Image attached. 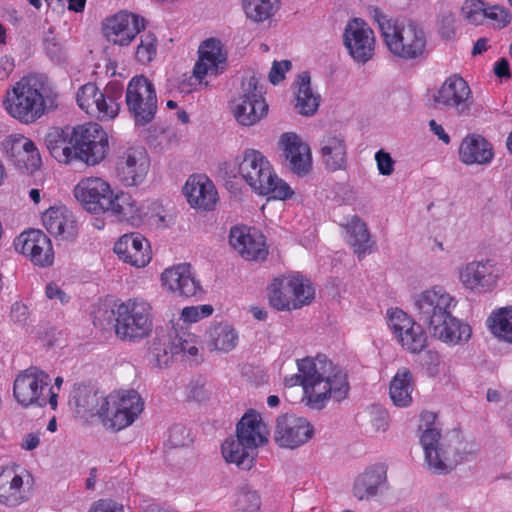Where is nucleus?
<instances>
[{"label":"nucleus","instance_id":"1","mask_svg":"<svg viewBox=\"0 0 512 512\" xmlns=\"http://www.w3.org/2000/svg\"><path fill=\"white\" fill-rule=\"evenodd\" d=\"M298 374L285 377L287 387L301 385L307 405L313 409H322L332 398L340 402L347 397L349 383L347 375L324 355L315 358L297 360Z\"/></svg>","mask_w":512,"mask_h":512},{"label":"nucleus","instance_id":"2","mask_svg":"<svg viewBox=\"0 0 512 512\" xmlns=\"http://www.w3.org/2000/svg\"><path fill=\"white\" fill-rule=\"evenodd\" d=\"M413 305L416 319L427 327L432 337L447 344H459L471 337V327L452 316L455 302L443 287L416 294Z\"/></svg>","mask_w":512,"mask_h":512},{"label":"nucleus","instance_id":"3","mask_svg":"<svg viewBox=\"0 0 512 512\" xmlns=\"http://www.w3.org/2000/svg\"><path fill=\"white\" fill-rule=\"evenodd\" d=\"M58 97L45 75L29 74L6 91L3 105L11 117L23 124H31L57 110Z\"/></svg>","mask_w":512,"mask_h":512},{"label":"nucleus","instance_id":"4","mask_svg":"<svg viewBox=\"0 0 512 512\" xmlns=\"http://www.w3.org/2000/svg\"><path fill=\"white\" fill-rule=\"evenodd\" d=\"M74 195L88 212L110 213L119 221L134 223L139 220V208L128 193L114 195L110 185L101 178L82 179L74 188Z\"/></svg>","mask_w":512,"mask_h":512},{"label":"nucleus","instance_id":"5","mask_svg":"<svg viewBox=\"0 0 512 512\" xmlns=\"http://www.w3.org/2000/svg\"><path fill=\"white\" fill-rule=\"evenodd\" d=\"M370 16L378 24L388 50L396 57L413 60L426 52L427 35L424 28L413 20L399 23L389 18L378 7L368 8Z\"/></svg>","mask_w":512,"mask_h":512},{"label":"nucleus","instance_id":"6","mask_svg":"<svg viewBox=\"0 0 512 512\" xmlns=\"http://www.w3.org/2000/svg\"><path fill=\"white\" fill-rule=\"evenodd\" d=\"M420 443L424 450L427 468L435 475H447L460 463L477 454V449L463 442L458 435L448 439L442 437L440 431L432 427H427L423 431Z\"/></svg>","mask_w":512,"mask_h":512},{"label":"nucleus","instance_id":"7","mask_svg":"<svg viewBox=\"0 0 512 512\" xmlns=\"http://www.w3.org/2000/svg\"><path fill=\"white\" fill-rule=\"evenodd\" d=\"M239 172L246 183L260 195H272L285 200L293 195L290 186L273 172L269 161L257 150H246L239 164Z\"/></svg>","mask_w":512,"mask_h":512},{"label":"nucleus","instance_id":"8","mask_svg":"<svg viewBox=\"0 0 512 512\" xmlns=\"http://www.w3.org/2000/svg\"><path fill=\"white\" fill-rule=\"evenodd\" d=\"M113 314L115 334L123 341L142 340L152 332V307L144 299H128L119 304Z\"/></svg>","mask_w":512,"mask_h":512},{"label":"nucleus","instance_id":"9","mask_svg":"<svg viewBox=\"0 0 512 512\" xmlns=\"http://www.w3.org/2000/svg\"><path fill=\"white\" fill-rule=\"evenodd\" d=\"M259 80L255 73L244 78L241 83V94L232 101L233 116L242 126H252L267 115L269 106Z\"/></svg>","mask_w":512,"mask_h":512},{"label":"nucleus","instance_id":"10","mask_svg":"<svg viewBox=\"0 0 512 512\" xmlns=\"http://www.w3.org/2000/svg\"><path fill=\"white\" fill-rule=\"evenodd\" d=\"M125 102L136 126L151 123L157 112V95L153 83L144 75L134 76L128 83Z\"/></svg>","mask_w":512,"mask_h":512},{"label":"nucleus","instance_id":"11","mask_svg":"<svg viewBox=\"0 0 512 512\" xmlns=\"http://www.w3.org/2000/svg\"><path fill=\"white\" fill-rule=\"evenodd\" d=\"M70 141H73L75 159L87 165L101 162L109 147L107 133L99 124L93 122L73 127Z\"/></svg>","mask_w":512,"mask_h":512},{"label":"nucleus","instance_id":"12","mask_svg":"<svg viewBox=\"0 0 512 512\" xmlns=\"http://www.w3.org/2000/svg\"><path fill=\"white\" fill-rule=\"evenodd\" d=\"M50 381V376L46 372L37 367H29L14 380V397L23 407H44L47 405L44 390L49 387Z\"/></svg>","mask_w":512,"mask_h":512},{"label":"nucleus","instance_id":"13","mask_svg":"<svg viewBox=\"0 0 512 512\" xmlns=\"http://www.w3.org/2000/svg\"><path fill=\"white\" fill-rule=\"evenodd\" d=\"M313 434L314 428L305 418L283 414L276 419L273 439L280 448L296 449L307 443Z\"/></svg>","mask_w":512,"mask_h":512},{"label":"nucleus","instance_id":"14","mask_svg":"<svg viewBox=\"0 0 512 512\" xmlns=\"http://www.w3.org/2000/svg\"><path fill=\"white\" fill-rule=\"evenodd\" d=\"M389 326L403 348L411 353H420L427 345L423 324L411 318L401 309L389 314Z\"/></svg>","mask_w":512,"mask_h":512},{"label":"nucleus","instance_id":"15","mask_svg":"<svg viewBox=\"0 0 512 512\" xmlns=\"http://www.w3.org/2000/svg\"><path fill=\"white\" fill-rule=\"evenodd\" d=\"M343 42L351 57L358 63H366L374 53L375 38L373 30L360 18L348 21Z\"/></svg>","mask_w":512,"mask_h":512},{"label":"nucleus","instance_id":"16","mask_svg":"<svg viewBox=\"0 0 512 512\" xmlns=\"http://www.w3.org/2000/svg\"><path fill=\"white\" fill-rule=\"evenodd\" d=\"M434 102L436 107L443 106L459 116L468 115L473 103L469 85L458 75L445 80L434 96Z\"/></svg>","mask_w":512,"mask_h":512},{"label":"nucleus","instance_id":"17","mask_svg":"<svg viewBox=\"0 0 512 512\" xmlns=\"http://www.w3.org/2000/svg\"><path fill=\"white\" fill-rule=\"evenodd\" d=\"M16 251L27 256L34 265L48 267L53 264L54 252L50 238L41 230L22 232L14 241Z\"/></svg>","mask_w":512,"mask_h":512},{"label":"nucleus","instance_id":"18","mask_svg":"<svg viewBox=\"0 0 512 512\" xmlns=\"http://www.w3.org/2000/svg\"><path fill=\"white\" fill-rule=\"evenodd\" d=\"M149 161L142 147H129L118 155L116 176L125 186H136L146 177Z\"/></svg>","mask_w":512,"mask_h":512},{"label":"nucleus","instance_id":"19","mask_svg":"<svg viewBox=\"0 0 512 512\" xmlns=\"http://www.w3.org/2000/svg\"><path fill=\"white\" fill-rule=\"evenodd\" d=\"M145 29V19L128 12H120L107 19L103 32L108 41L121 46L128 45Z\"/></svg>","mask_w":512,"mask_h":512},{"label":"nucleus","instance_id":"20","mask_svg":"<svg viewBox=\"0 0 512 512\" xmlns=\"http://www.w3.org/2000/svg\"><path fill=\"white\" fill-rule=\"evenodd\" d=\"M279 143L283 149V156L287 162V168L300 177L307 175L312 168V157L309 145L304 143L301 138L293 132L282 134Z\"/></svg>","mask_w":512,"mask_h":512},{"label":"nucleus","instance_id":"21","mask_svg":"<svg viewBox=\"0 0 512 512\" xmlns=\"http://www.w3.org/2000/svg\"><path fill=\"white\" fill-rule=\"evenodd\" d=\"M199 60L196 62L193 75L202 83L208 74L218 75L222 73L227 64V55L222 51V44L215 38H209L199 46Z\"/></svg>","mask_w":512,"mask_h":512},{"label":"nucleus","instance_id":"22","mask_svg":"<svg viewBox=\"0 0 512 512\" xmlns=\"http://www.w3.org/2000/svg\"><path fill=\"white\" fill-rule=\"evenodd\" d=\"M388 467L377 463L367 467L359 474L353 484L352 493L359 501H369L388 488Z\"/></svg>","mask_w":512,"mask_h":512},{"label":"nucleus","instance_id":"23","mask_svg":"<svg viewBox=\"0 0 512 512\" xmlns=\"http://www.w3.org/2000/svg\"><path fill=\"white\" fill-rule=\"evenodd\" d=\"M163 285L181 297H193L202 293V287L195 278L190 264L183 263L165 269L161 275Z\"/></svg>","mask_w":512,"mask_h":512},{"label":"nucleus","instance_id":"24","mask_svg":"<svg viewBox=\"0 0 512 512\" xmlns=\"http://www.w3.org/2000/svg\"><path fill=\"white\" fill-rule=\"evenodd\" d=\"M114 252L124 262L144 267L151 260L149 242L139 233L123 235L114 245Z\"/></svg>","mask_w":512,"mask_h":512},{"label":"nucleus","instance_id":"25","mask_svg":"<svg viewBox=\"0 0 512 512\" xmlns=\"http://www.w3.org/2000/svg\"><path fill=\"white\" fill-rule=\"evenodd\" d=\"M183 191L192 207L204 211L212 210L218 200L213 182L205 175L190 176Z\"/></svg>","mask_w":512,"mask_h":512},{"label":"nucleus","instance_id":"26","mask_svg":"<svg viewBox=\"0 0 512 512\" xmlns=\"http://www.w3.org/2000/svg\"><path fill=\"white\" fill-rule=\"evenodd\" d=\"M71 401L76 411L81 415L98 416L100 419L104 414L110 400L92 386L78 384L74 386L71 394Z\"/></svg>","mask_w":512,"mask_h":512},{"label":"nucleus","instance_id":"27","mask_svg":"<svg viewBox=\"0 0 512 512\" xmlns=\"http://www.w3.org/2000/svg\"><path fill=\"white\" fill-rule=\"evenodd\" d=\"M462 283L471 290L488 292L497 285L498 276L488 262L468 263L460 272Z\"/></svg>","mask_w":512,"mask_h":512},{"label":"nucleus","instance_id":"28","mask_svg":"<svg viewBox=\"0 0 512 512\" xmlns=\"http://www.w3.org/2000/svg\"><path fill=\"white\" fill-rule=\"evenodd\" d=\"M493 156L492 145L481 135L466 136L459 147L460 160L466 165H485L491 162Z\"/></svg>","mask_w":512,"mask_h":512},{"label":"nucleus","instance_id":"29","mask_svg":"<svg viewBox=\"0 0 512 512\" xmlns=\"http://www.w3.org/2000/svg\"><path fill=\"white\" fill-rule=\"evenodd\" d=\"M322 160L330 172L345 170L347 152L345 139L341 134H328L320 141Z\"/></svg>","mask_w":512,"mask_h":512},{"label":"nucleus","instance_id":"30","mask_svg":"<svg viewBox=\"0 0 512 512\" xmlns=\"http://www.w3.org/2000/svg\"><path fill=\"white\" fill-rule=\"evenodd\" d=\"M264 430L260 415L254 411L245 413L236 425L237 437L240 442L244 441L250 451H257L259 445L268 442Z\"/></svg>","mask_w":512,"mask_h":512},{"label":"nucleus","instance_id":"31","mask_svg":"<svg viewBox=\"0 0 512 512\" xmlns=\"http://www.w3.org/2000/svg\"><path fill=\"white\" fill-rule=\"evenodd\" d=\"M71 129L51 128L44 138V144L53 158L60 163L68 164L75 159L73 141H70Z\"/></svg>","mask_w":512,"mask_h":512},{"label":"nucleus","instance_id":"32","mask_svg":"<svg viewBox=\"0 0 512 512\" xmlns=\"http://www.w3.org/2000/svg\"><path fill=\"white\" fill-rule=\"evenodd\" d=\"M23 479L10 469L0 472V504L7 507H16L26 501L22 490Z\"/></svg>","mask_w":512,"mask_h":512},{"label":"nucleus","instance_id":"33","mask_svg":"<svg viewBox=\"0 0 512 512\" xmlns=\"http://www.w3.org/2000/svg\"><path fill=\"white\" fill-rule=\"evenodd\" d=\"M295 84L298 86L295 108L303 116L314 115L320 104V95L311 89V77L309 72L299 74Z\"/></svg>","mask_w":512,"mask_h":512},{"label":"nucleus","instance_id":"34","mask_svg":"<svg viewBox=\"0 0 512 512\" xmlns=\"http://www.w3.org/2000/svg\"><path fill=\"white\" fill-rule=\"evenodd\" d=\"M244 441L237 436L228 437L222 444V454L228 463L236 464L242 470H250L254 465L257 451L246 448Z\"/></svg>","mask_w":512,"mask_h":512},{"label":"nucleus","instance_id":"35","mask_svg":"<svg viewBox=\"0 0 512 512\" xmlns=\"http://www.w3.org/2000/svg\"><path fill=\"white\" fill-rule=\"evenodd\" d=\"M346 230L348 233V243L353 247L358 258L363 257L366 252H370L374 243L371 240L366 223L360 217L354 215L346 225Z\"/></svg>","mask_w":512,"mask_h":512},{"label":"nucleus","instance_id":"36","mask_svg":"<svg viewBox=\"0 0 512 512\" xmlns=\"http://www.w3.org/2000/svg\"><path fill=\"white\" fill-rule=\"evenodd\" d=\"M413 375L407 368L397 371L390 383V398L398 407H406L412 402Z\"/></svg>","mask_w":512,"mask_h":512},{"label":"nucleus","instance_id":"37","mask_svg":"<svg viewBox=\"0 0 512 512\" xmlns=\"http://www.w3.org/2000/svg\"><path fill=\"white\" fill-rule=\"evenodd\" d=\"M207 346L211 351L229 352L236 347L238 334L227 323H219L207 331Z\"/></svg>","mask_w":512,"mask_h":512},{"label":"nucleus","instance_id":"38","mask_svg":"<svg viewBox=\"0 0 512 512\" xmlns=\"http://www.w3.org/2000/svg\"><path fill=\"white\" fill-rule=\"evenodd\" d=\"M47 231L54 236H63L68 239L74 236V221L69 219L64 211L58 208H49L42 216Z\"/></svg>","mask_w":512,"mask_h":512},{"label":"nucleus","instance_id":"39","mask_svg":"<svg viewBox=\"0 0 512 512\" xmlns=\"http://www.w3.org/2000/svg\"><path fill=\"white\" fill-rule=\"evenodd\" d=\"M171 339L167 334L157 335L150 343L148 350L149 363L154 367L167 368L175 356L172 351Z\"/></svg>","mask_w":512,"mask_h":512},{"label":"nucleus","instance_id":"40","mask_svg":"<svg viewBox=\"0 0 512 512\" xmlns=\"http://www.w3.org/2000/svg\"><path fill=\"white\" fill-rule=\"evenodd\" d=\"M287 293L291 294L292 309H298L309 304L314 298V289L308 280L301 276L292 277L285 282L283 287Z\"/></svg>","mask_w":512,"mask_h":512},{"label":"nucleus","instance_id":"41","mask_svg":"<svg viewBox=\"0 0 512 512\" xmlns=\"http://www.w3.org/2000/svg\"><path fill=\"white\" fill-rule=\"evenodd\" d=\"M488 326L495 336L512 343V308H500L488 318Z\"/></svg>","mask_w":512,"mask_h":512},{"label":"nucleus","instance_id":"42","mask_svg":"<svg viewBox=\"0 0 512 512\" xmlns=\"http://www.w3.org/2000/svg\"><path fill=\"white\" fill-rule=\"evenodd\" d=\"M137 417L135 412L122 410L117 405L110 403L109 406H106L101 421L106 428L119 431L131 425Z\"/></svg>","mask_w":512,"mask_h":512},{"label":"nucleus","instance_id":"43","mask_svg":"<svg viewBox=\"0 0 512 512\" xmlns=\"http://www.w3.org/2000/svg\"><path fill=\"white\" fill-rule=\"evenodd\" d=\"M279 0H244L243 7L248 18L262 22L272 17L279 9Z\"/></svg>","mask_w":512,"mask_h":512},{"label":"nucleus","instance_id":"44","mask_svg":"<svg viewBox=\"0 0 512 512\" xmlns=\"http://www.w3.org/2000/svg\"><path fill=\"white\" fill-rule=\"evenodd\" d=\"M11 162L27 174H33L42 164L40 153L33 141L32 147H24V150H21Z\"/></svg>","mask_w":512,"mask_h":512},{"label":"nucleus","instance_id":"45","mask_svg":"<svg viewBox=\"0 0 512 512\" xmlns=\"http://www.w3.org/2000/svg\"><path fill=\"white\" fill-rule=\"evenodd\" d=\"M167 335H169L171 339V349L175 355L180 353L189 354L190 356L197 355L198 348L196 347V342L193 335L184 330L178 331L176 329H172L169 333H167Z\"/></svg>","mask_w":512,"mask_h":512},{"label":"nucleus","instance_id":"46","mask_svg":"<svg viewBox=\"0 0 512 512\" xmlns=\"http://www.w3.org/2000/svg\"><path fill=\"white\" fill-rule=\"evenodd\" d=\"M235 507L236 512H258L260 497L248 485H243L238 489Z\"/></svg>","mask_w":512,"mask_h":512},{"label":"nucleus","instance_id":"47","mask_svg":"<svg viewBox=\"0 0 512 512\" xmlns=\"http://www.w3.org/2000/svg\"><path fill=\"white\" fill-rule=\"evenodd\" d=\"M285 282L283 279H274L270 285L269 301L277 310L292 309L291 294L287 293L283 288L285 287Z\"/></svg>","mask_w":512,"mask_h":512},{"label":"nucleus","instance_id":"48","mask_svg":"<svg viewBox=\"0 0 512 512\" xmlns=\"http://www.w3.org/2000/svg\"><path fill=\"white\" fill-rule=\"evenodd\" d=\"M108 399L111 401V404L117 405L122 410L135 412L137 415L143 411L144 403L135 390H129L117 398L110 397Z\"/></svg>","mask_w":512,"mask_h":512},{"label":"nucleus","instance_id":"49","mask_svg":"<svg viewBox=\"0 0 512 512\" xmlns=\"http://www.w3.org/2000/svg\"><path fill=\"white\" fill-rule=\"evenodd\" d=\"M94 106L99 119H112L118 115L120 110L119 103H117L115 98L110 96L107 91L105 93L100 91L94 102Z\"/></svg>","mask_w":512,"mask_h":512},{"label":"nucleus","instance_id":"50","mask_svg":"<svg viewBox=\"0 0 512 512\" xmlns=\"http://www.w3.org/2000/svg\"><path fill=\"white\" fill-rule=\"evenodd\" d=\"M24 147H32V140L21 134L7 136L1 142V148L9 161H12Z\"/></svg>","mask_w":512,"mask_h":512},{"label":"nucleus","instance_id":"51","mask_svg":"<svg viewBox=\"0 0 512 512\" xmlns=\"http://www.w3.org/2000/svg\"><path fill=\"white\" fill-rule=\"evenodd\" d=\"M157 51V38L148 32L141 37V42L136 50V58L141 63H148L155 57Z\"/></svg>","mask_w":512,"mask_h":512},{"label":"nucleus","instance_id":"52","mask_svg":"<svg viewBox=\"0 0 512 512\" xmlns=\"http://www.w3.org/2000/svg\"><path fill=\"white\" fill-rule=\"evenodd\" d=\"M486 3L481 0H466L461 8L464 17L474 25L483 24Z\"/></svg>","mask_w":512,"mask_h":512},{"label":"nucleus","instance_id":"53","mask_svg":"<svg viewBox=\"0 0 512 512\" xmlns=\"http://www.w3.org/2000/svg\"><path fill=\"white\" fill-rule=\"evenodd\" d=\"M261 238L262 236L255 238L253 235H250L249 241L245 245V250H242L240 255L249 261L265 260L268 251Z\"/></svg>","mask_w":512,"mask_h":512},{"label":"nucleus","instance_id":"54","mask_svg":"<svg viewBox=\"0 0 512 512\" xmlns=\"http://www.w3.org/2000/svg\"><path fill=\"white\" fill-rule=\"evenodd\" d=\"M100 91L94 83H87L81 86L77 92L76 99L79 107L87 113L94 106Z\"/></svg>","mask_w":512,"mask_h":512},{"label":"nucleus","instance_id":"55","mask_svg":"<svg viewBox=\"0 0 512 512\" xmlns=\"http://www.w3.org/2000/svg\"><path fill=\"white\" fill-rule=\"evenodd\" d=\"M191 442L189 430L182 424H174L169 430L167 445L171 448H178L188 445Z\"/></svg>","mask_w":512,"mask_h":512},{"label":"nucleus","instance_id":"56","mask_svg":"<svg viewBox=\"0 0 512 512\" xmlns=\"http://www.w3.org/2000/svg\"><path fill=\"white\" fill-rule=\"evenodd\" d=\"M485 19L490 20L494 25L502 28L510 23L511 16L504 7L498 5L490 6L486 3Z\"/></svg>","mask_w":512,"mask_h":512},{"label":"nucleus","instance_id":"57","mask_svg":"<svg viewBox=\"0 0 512 512\" xmlns=\"http://www.w3.org/2000/svg\"><path fill=\"white\" fill-rule=\"evenodd\" d=\"M438 31L443 39H451L455 35V15L451 11H443L438 17Z\"/></svg>","mask_w":512,"mask_h":512},{"label":"nucleus","instance_id":"58","mask_svg":"<svg viewBox=\"0 0 512 512\" xmlns=\"http://www.w3.org/2000/svg\"><path fill=\"white\" fill-rule=\"evenodd\" d=\"M250 235V231L245 226L232 227L229 233V244L240 254L242 250H245Z\"/></svg>","mask_w":512,"mask_h":512},{"label":"nucleus","instance_id":"59","mask_svg":"<svg viewBox=\"0 0 512 512\" xmlns=\"http://www.w3.org/2000/svg\"><path fill=\"white\" fill-rule=\"evenodd\" d=\"M292 67L291 61H274L269 72L268 78L273 85H277L285 78V72Z\"/></svg>","mask_w":512,"mask_h":512},{"label":"nucleus","instance_id":"60","mask_svg":"<svg viewBox=\"0 0 512 512\" xmlns=\"http://www.w3.org/2000/svg\"><path fill=\"white\" fill-rule=\"evenodd\" d=\"M378 171L383 176H390L394 172L395 161L388 152L379 150L375 154Z\"/></svg>","mask_w":512,"mask_h":512},{"label":"nucleus","instance_id":"61","mask_svg":"<svg viewBox=\"0 0 512 512\" xmlns=\"http://www.w3.org/2000/svg\"><path fill=\"white\" fill-rule=\"evenodd\" d=\"M89 512H124V506L113 499H99L92 504Z\"/></svg>","mask_w":512,"mask_h":512},{"label":"nucleus","instance_id":"62","mask_svg":"<svg viewBox=\"0 0 512 512\" xmlns=\"http://www.w3.org/2000/svg\"><path fill=\"white\" fill-rule=\"evenodd\" d=\"M187 398L194 401H202L206 398L204 382L201 379L192 380L187 385Z\"/></svg>","mask_w":512,"mask_h":512},{"label":"nucleus","instance_id":"63","mask_svg":"<svg viewBox=\"0 0 512 512\" xmlns=\"http://www.w3.org/2000/svg\"><path fill=\"white\" fill-rule=\"evenodd\" d=\"M43 42L47 53L51 57H56L59 55L61 51V45L54 34L53 27H49L47 32H45Z\"/></svg>","mask_w":512,"mask_h":512},{"label":"nucleus","instance_id":"64","mask_svg":"<svg viewBox=\"0 0 512 512\" xmlns=\"http://www.w3.org/2000/svg\"><path fill=\"white\" fill-rule=\"evenodd\" d=\"M371 424L375 428V431H386L388 428V414L386 411L381 410L377 407H373L371 410Z\"/></svg>","mask_w":512,"mask_h":512}]
</instances>
